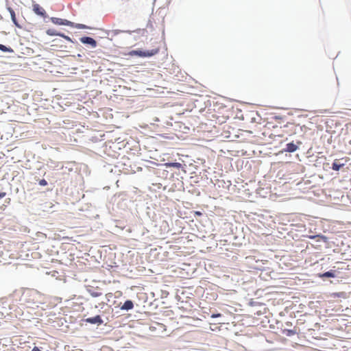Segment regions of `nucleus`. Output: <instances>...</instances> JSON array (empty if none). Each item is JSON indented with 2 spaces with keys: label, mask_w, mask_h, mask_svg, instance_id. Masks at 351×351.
Segmentation results:
<instances>
[{
  "label": "nucleus",
  "mask_w": 351,
  "mask_h": 351,
  "mask_svg": "<svg viewBox=\"0 0 351 351\" xmlns=\"http://www.w3.org/2000/svg\"><path fill=\"white\" fill-rule=\"evenodd\" d=\"M51 21L55 24L58 25H66L71 27H75L77 29H86L88 27L83 24L80 23H74L70 21H68L66 19H63L57 17H51Z\"/></svg>",
  "instance_id": "obj_1"
},
{
  "label": "nucleus",
  "mask_w": 351,
  "mask_h": 351,
  "mask_svg": "<svg viewBox=\"0 0 351 351\" xmlns=\"http://www.w3.org/2000/svg\"><path fill=\"white\" fill-rule=\"evenodd\" d=\"M159 52L158 48L152 49L151 50L147 51H142L140 49L138 50H132L131 51L129 54L130 56H137L139 57H151L156 54H157Z\"/></svg>",
  "instance_id": "obj_2"
},
{
  "label": "nucleus",
  "mask_w": 351,
  "mask_h": 351,
  "mask_svg": "<svg viewBox=\"0 0 351 351\" xmlns=\"http://www.w3.org/2000/svg\"><path fill=\"white\" fill-rule=\"evenodd\" d=\"M80 42L83 44L90 45L92 47L95 48L97 47V42L95 39L88 36H84L80 38Z\"/></svg>",
  "instance_id": "obj_3"
},
{
  "label": "nucleus",
  "mask_w": 351,
  "mask_h": 351,
  "mask_svg": "<svg viewBox=\"0 0 351 351\" xmlns=\"http://www.w3.org/2000/svg\"><path fill=\"white\" fill-rule=\"evenodd\" d=\"M33 11L39 16H41L43 17H46V12L45 10L40 6L38 4H34L33 5Z\"/></svg>",
  "instance_id": "obj_4"
},
{
  "label": "nucleus",
  "mask_w": 351,
  "mask_h": 351,
  "mask_svg": "<svg viewBox=\"0 0 351 351\" xmlns=\"http://www.w3.org/2000/svg\"><path fill=\"white\" fill-rule=\"evenodd\" d=\"M87 323H90L92 324H101L103 323V320L99 315H96L93 317H89L86 319L85 320Z\"/></svg>",
  "instance_id": "obj_5"
},
{
  "label": "nucleus",
  "mask_w": 351,
  "mask_h": 351,
  "mask_svg": "<svg viewBox=\"0 0 351 351\" xmlns=\"http://www.w3.org/2000/svg\"><path fill=\"white\" fill-rule=\"evenodd\" d=\"M8 10L9 11L10 14V16H11V19H12V22L14 23V24L18 27H21V25H19V24L18 23V21L16 20V14H15V12L14 11L10 8V7H8Z\"/></svg>",
  "instance_id": "obj_6"
},
{
  "label": "nucleus",
  "mask_w": 351,
  "mask_h": 351,
  "mask_svg": "<svg viewBox=\"0 0 351 351\" xmlns=\"http://www.w3.org/2000/svg\"><path fill=\"white\" fill-rule=\"evenodd\" d=\"M134 307V304H133V302L131 301V300H126L123 305L121 306V309L122 310H126V311H128V310H131Z\"/></svg>",
  "instance_id": "obj_7"
},
{
  "label": "nucleus",
  "mask_w": 351,
  "mask_h": 351,
  "mask_svg": "<svg viewBox=\"0 0 351 351\" xmlns=\"http://www.w3.org/2000/svg\"><path fill=\"white\" fill-rule=\"evenodd\" d=\"M298 149V146L295 145L293 143H289L287 144V147L285 149V152H293L296 151Z\"/></svg>",
  "instance_id": "obj_8"
},
{
  "label": "nucleus",
  "mask_w": 351,
  "mask_h": 351,
  "mask_svg": "<svg viewBox=\"0 0 351 351\" xmlns=\"http://www.w3.org/2000/svg\"><path fill=\"white\" fill-rule=\"evenodd\" d=\"M319 276L320 278H334L335 277V271H328L324 274H319Z\"/></svg>",
  "instance_id": "obj_9"
},
{
  "label": "nucleus",
  "mask_w": 351,
  "mask_h": 351,
  "mask_svg": "<svg viewBox=\"0 0 351 351\" xmlns=\"http://www.w3.org/2000/svg\"><path fill=\"white\" fill-rule=\"evenodd\" d=\"M343 165V163L340 164L337 160H335L332 165V169L335 171H339Z\"/></svg>",
  "instance_id": "obj_10"
},
{
  "label": "nucleus",
  "mask_w": 351,
  "mask_h": 351,
  "mask_svg": "<svg viewBox=\"0 0 351 351\" xmlns=\"http://www.w3.org/2000/svg\"><path fill=\"white\" fill-rule=\"evenodd\" d=\"M165 165L167 167H175L177 169H180L182 167V165L180 162H167Z\"/></svg>",
  "instance_id": "obj_11"
},
{
  "label": "nucleus",
  "mask_w": 351,
  "mask_h": 351,
  "mask_svg": "<svg viewBox=\"0 0 351 351\" xmlns=\"http://www.w3.org/2000/svg\"><path fill=\"white\" fill-rule=\"evenodd\" d=\"M47 34L49 36H60V33H58L54 29H49L47 30Z\"/></svg>",
  "instance_id": "obj_12"
},
{
  "label": "nucleus",
  "mask_w": 351,
  "mask_h": 351,
  "mask_svg": "<svg viewBox=\"0 0 351 351\" xmlns=\"http://www.w3.org/2000/svg\"><path fill=\"white\" fill-rule=\"evenodd\" d=\"M0 50L3 52H10V53L13 52V49L12 48L7 47L6 46L1 45V44H0Z\"/></svg>",
  "instance_id": "obj_13"
},
{
  "label": "nucleus",
  "mask_w": 351,
  "mask_h": 351,
  "mask_svg": "<svg viewBox=\"0 0 351 351\" xmlns=\"http://www.w3.org/2000/svg\"><path fill=\"white\" fill-rule=\"evenodd\" d=\"M60 36L64 38V39H66V40L69 41V42H72V40L71 39V38L68 36H66L63 34H60Z\"/></svg>",
  "instance_id": "obj_14"
},
{
  "label": "nucleus",
  "mask_w": 351,
  "mask_h": 351,
  "mask_svg": "<svg viewBox=\"0 0 351 351\" xmlns=\"http://www.w3.org/2000/svg\"><path fill=\"white\" fill-rule=\"evenodd\" d=\"M39 184L40 186H46L47 184V182L45 179H42L39 181Z\"/></svg>",
  "instance_id": "obj_15"
},
{
  "label": "nucleus",
  "mask_w": 351,
  "mask_h": 351,
  "mask_svg": "<svg viewBox=\"0 0 351 351\" xmlns=\"http://www.w3.org/2000/svg\"><path fill=\"white\" fill-rule=\"evenodd\" d=\"M295 334V331L292 330H288L287 332V335H288V336L293 335Z\"/></svg>",
  "instance_id": "obj_16"
},
{
  "label": "nucleus",
  "mask_w": 351,
  "mask_h": 351,
  "mask_svg": "<svg viewBox=\"0 0 351 351\" xmlns=\"http://www.w3.org/2000/svg\"><path fill=\"white\" fill-rule=\"evenodd\" d=\"M221 316V315L220 313H216V314H213L211 315V317L212 318H216V317H219Z\"/></svg>",
  "instance_id": "obj_17"
},
{
  "label": "nucleus",
  "mask_w": 351,
  "mask_h": 351,
  "mask_svg": "<svg viewBox=\"0 0 351 351\" xmlns=\"http://www.w3.org/2000/svg\"><path fill=\"white\" fill-rule=\"evenodd\" d=\"M5 195H6V193L5 192H1L0 193V199L4 197Z\"/></svg>",
  "instance_id": "obj_18"
},
{
  "label": "nucleus",
  "mask_w": 351,
  "mask_h": 351,
  "mask_svg": "<svg viewBox=\"0 0 351 351\" xmlns=\"http://www.w3.org/2000/svg\"><path fill=\"white\" fill-rule=\"evenodd\" d=\"M32 351H41L38 347H34Z\"/></svg>",
  "instance_id": "obj_19"
},
{
  "label": "nucleus",
  "mask_w": 351,
  "mask_h": 351,
  "mask_svg": "<svg viewBox=\"0 0 351 351\" xmlns=\"http://www.w3.org/2000/svg\"><path fill=\"white\" fill-rule=\"evenodd\" d=\"M92 295H93V296H98V295H100L101 294H100V293H95H95H93V294H92Z\"/></svg>",
  "instance_id": "obj_20"
},
{
  "label": "nucleus",
  "mask_w": 351,
  "mask_h": 351,
  "mask_svg": "<svg viewBox=\"0 0 351 351\" xmlns=\"http://www.w3.org/2000/svg\"><path fill=\"white\" fill-rule=\"evenodd\" d=\"M196 214L198 215H201V213L199 212H196Z\"/></svg>",
  "instance_id": "obj_21"
},
{
  "label": "nucleus",
  "mask_w": 351,
  "mask_h": 351,
  "mask_svg": "<svg viewBox=\"0 0 351 351\" xmlns=\"http://www.w3.org/2000/svg\"><path fill=\"white\" fill-rule=\"evenodd\" d=\"M350 143L351 144V140H350Z\"/></svg>",
  "instance_id": "obj_22"
}]
</instances>
